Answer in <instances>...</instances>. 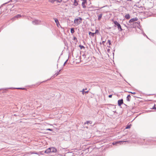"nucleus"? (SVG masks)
<instances>
[{
  "mask_svg": "<svg viewBox=\"0 0 156 156\" xmlns=\"http://www.w3.org/2000/svg\"><path fill=\"white\" fill-rule=\"evenodd\" d=\"M47 130H51V129H47Z\"/></svg>",
  "mask_w": 156,
  "mask_h": 156,
  "instance_id": "nucleus-31",
  "label": "nucleus"
},
{
  "mask_svg": "<svg viewBox=\"0 0 156 156\" xmlns=\"http://www.w3.org/2000/svg\"><path fill=\"white\" fill-rule=\"evenodd\" d=\"M61 71V70H60L59 71L58 73H55V74H56V76H57V75H58L60 73V72Z\"/></svg>",
  "mask_w": 156,
  "mask_h": 156,
  "instance_id": "nucleus-20",
  "label": "nucleus"
},
{
  "mask_svg": "<svg viewBox=\"0 0 156 156\" xmlns=\"http://www.w3.org/2000/svg\"><path fill=\"white\" fill-rule=\"evenodd\" d=\"M126 142V141H119L115 142H114L112 143L113 145L116 144H117L120 143V144H122L123 142Z\"/></svg>",
  "mask_w": 156,
  "mask_h": 156,
  "instance_id": "nucleus-9",
  "label": "nucleus"
},
{
  "mask_svg": "<svg viewBox=\"0 0 156 156\" xmlns=\"http://www.w3.org/2000/svg\"><path fill=\"white\" fill-rule=\"evenodd\" d=\"M22 17V16L20 14H18L16 16H14L13 18H12V20H14L16 18H20Z\"/></svg>",
  "mask_w": 156,
  "mask_h": 156,
  "instance_id": "nucleus-6",
  "label": "nucleus"
},
{
  "mask_svg": "<svg viewBox=\"0 0 156 156\" xmlns=\"http://www.w3.org/2000/svg\"><path fill=\"white\" fill-rule=\"evenodd\" d=\"M105 41H103L102 42V44H104V43H105Z\"/></svg>",
  "mask_w": 156,
  "mask_h": 156,
  "instance_id": "nucleus-29",
  "label": "nucleus"
},
{
  "mask_svg": "<svg viewBox=\"0 0 156 156\" xmlns=\"http://www.w3.org/2000/svg\"><path fill=\"white\" fill-rule=\"evenodd\" d=\"M107 43H108L109 44V45H107V46L109 48H110V45L111 44V42L110 41V40H108Z\"/></svg>",
  "mask_w": 156,
  "mask_h": 156,
  "instance_id": "nucleus-14",
  "label": "nucleus"
},
{
  "mask_svg": "<svg viewBox=\"0 0 156 156\" xmlns=\"http://www.w3.org/2000/svg\"><path fill=\"white\" fill-rule=\"evenodd\" d=\"M138 20V19L137 18H133L131 19L129 21V23H133L134 22L137 21Z\"/></svg>",
  "mask_w": 156,
  "mask_h": 156,
  "instance_id": "nucleus-7",
  "label": "nucleus"
},
{
  "mask_svg": "<svg viewBox=\"0 0 156 156\" xmlns=\"http://www.w3.org/2000/svg\"><path fill=\"white\" fill-rule=\"evenodd\" d=\"M87 3V2L86 0H83V2H82V5L83 6V8H86V6L85 5V4Z\"/></svg>",
  "mask_w": 156,
  "mask_h": 156,
  "instance_id": "nucleus-4",
  "label": "nucleus"
},
{
  "mask_svg": "<svg viewBox=\"0 0 156 156\" xmlns=\"http://www.w3.org/2000/svg\"><path fill=\"white\" fill-rule=\"evenodd\" d=\"M15 89H21V90H24L25 88H16Z\"/></svg>",
  "mask_w": 156,
  "mask_h": 156,
  "instance_id": "nucleus-23",
  "label": "nucleus"
},
{
  "mask_svg": "<svg viewBox=\"0 0 156 156\" xmlns=\"http://www.w3.org/2000/svg\"><path fill=\"white\" fill-rule=\"evenodd\" d=\"M114 23L115 25H116L117 27V28L118 30L120 31H122V30L120 25L116 21H114Z\"/></svg>",
  "mask_w": 156,
  "mask_h": 156,
  "instance_id": "nucleus-2",
  "label": "nucleus"
},
{
  "mask_svg": "<svg viewBox=\"0 0 156 156\" xmlns=\"http://www.w3.org/2000/svg\"><path fill=\"white\" fill-rule=\"evenodd\" d=\"M76 39V37H74V39Z\"/></svg>",
  "mask_w": 156,
  "mask_h": 156,
  "instance_id": "nucleus-33",
  "label": "nucleus"
},
{
  "mask_svg": "<svg viewBox=\"0 0 156 156\" xmlns=\"http://www.w3.org/2000/svg\"><path fill=\"white\" fill-rule=\"evenodd\" d=\"M51 152L50 148H49L47 149L45 151L44 153L47 154H48Z\"/></svg>",
  "mask_w": 156,
  "mask_h": 156,
  "instance_id": "nucleus-10",
  "label": "nucleus"
},
{
  "mask_svg": "<svg viewBox=\"0 0 156 156\" xmlns=\"http://www.w3.org/2000/svg\"><path fill=\"white\" fill-rule=\"evenodd\" d=\"M82 19L80 17L74 20V23L76 25H78L82 22Z\"/></svg>",
  "mask_w": 156,
  "mask_h": 156,
  "instance_id": "nucleus-1",
  "label": "nucleus"
},
{
  "mask_svg": "<svg viewBox=\"0 0 156 156\" xmlns=\"http://www.w3.org/2000/svg\"><path fill=\"white\" fill-rule=\"evenodd\" d=\"M54 1H57L58 2H62V0H54Z\"/></svg>",
  "mask_w": 156,
  "mask_h": 156,
  "instance_id": "nucleus-24",
  "label": "nucleus"
},
{
  "mask_svg": "<svg viewBox=\"0 0 156 156\" xmlns=\"http://www.w3.org/2000/svg\"><path fill=\"white\" fill-rule=\"evenodd\" d=\"M94 34H95L94 33H92L91 32H89V35L93 37H94Z\"/></svg>",
  "mask_w": 156,
  "mask_h": 156,
  "instance_id": "nucleus-13",
  "label": "nucleus"
},
{
  "mask_svg": "<svg viewBox=\"0 0 156 156\" xmlns=\"http://www.w3.org/2000/svg\"><path fill=\"white\" fill-rule=\"evenodd\" d=\"M99 33V31L98 30H96L95 31V32L94 33V34H96L98 33Z\"/></svg>",
  "mask_w": 156,
  "mask_h": 156,
  "instance_id": "nucleus-22",
  "label": "nucleus"
},
{
  "mask_svg": "<svg viewBox=\"0 0 156 156\" xmlns=\"http://www.w3.org/2000/svg\"><path fill=\"white\" fill-rule=\"evenodd\" d=\"M109 50H110V49H108V51H109Z\"/></svg>",
  "mask_w": 156,
  "mask_h": 156,
  "instance_id": "nucleus-32",
  "label": "nucleus"
},
{
  "mask_svg": "<svg viewBox=\"0 0 156 156\" xmlns=\"http://www.w3.org/2000/svg\"><path fill=\"white\" fill-rule=\"evenodd\" d=\"M112 95H110L108 96V97L109 98H111L112 97Z\"/></svg>",
  "mask_w": 156,
  "mask_h": 156,
  "instance_id": "nucleus-28",
  "label": "nucleus"
},
{
  "mask_svg": "<svg viewBox=\"0 0 156 156\" xmlns=\"http://www.w3.org/2000/svg\"><path fill=\"white\" fill-rule=\"evenodd\" d=\"M54 20H55V23L56 24L57 26L58 27H59L60 26L58 20L56 18H54Z\"/></svg>",
  "mask_w": 156,
  "mask_h": 156,
  "instance_id": "nucleus-5",
  "label": "nucleus"
},
{
  "mask_svg": "<svg viewBox=\"0 0 156 156\" xmlns=\"http://www.w3.org/2000/svg\"><path fill=\"white\" fill-rule=\"evenodd\" d=\"M138 24V23L137 22H135L133 23V25L134 26L135 25H136Z\"/></svg>",
  "mask_w": 156,
  "mask_h": 156,
  "instance_id": "nucleus-26",
  "label": "nucleus"
},
{
  "mask_svg": "<svg viewBox=\"0 0 156 156\" xmlns=\"http://www.w3.org/2000/svg\"><path fill=\"white\" fill-rule=\"evenodd\" d=\"M129 93H130L132 94H136V93L135 92H129Z\"/></svg>",
  "mask_w": 156,
  "mask_h": 156,
  "instance_id": "nucleus-27",
  "label": "nucleus"
},
{
  "mask_svg": "<svg viewBox=\"0 0 156 156\" xmlns=\"http://www.w3.org/2000/svg\"><path fill=\"white\" fill-rule=\"evenodd\" d=\"M125 17L127 19H129L130 18V16L129 14H127L125 15Z\"/></svg>",
  "mask_w": 156,
  "mask_h": 156,
  "instance_id": "nucleus-11",
  "label": "nucleus"
},
{
  "mask_svg": "<svg viewBox=\"0 0 156 156\" xmlns=\"http://www.w3.org/2000/svg\"><path fill=\"white\" fill-rule=\"evenodd\" d=\"M79 46L80 48L81 49H82V48H85L83 46L81 45H80Z\"/></svg>",
  "mask_w": 156,
  "mask_h": 156,
  "instance_id": "nucleus-25",
  "label": "nucleus"
},
{
  "mask_svg": "<svg viewBox=\"0 0 156 156\" xmlns=\"http://www.w3.org/2000/svg\"><path fill=\"white\" fill-rule=\"evenodd\" d=\"M75 32L74 29L73 28H71V33L73 34V33Z\"/></svg>",
  "mask_w": 156,
  "mask_h": 156,
  "instance_id": "nucleus-19",
  "label": "nucleus"
},
{
  "mask_svg": "<svg viewBox=\"0 0 156 156\" xmlns=\"http://www.w3.org/2000/svg\"><path fill=\"white\" fill-rule=\"evenodd\" d=\"M102 14H100L98 16V20H100L101 19V18L102 17Z\"/></svg>",
  "mask_w": 156,
  "mask_h": 156,
  "instance_id": "nucleus-16",
  "label": "nucleus"
},
{
  "mask_svg": "<svg viewBox=\"0 0 156 156\" xmlns=\"http://www.w3.org/2000/svg\"><path fill=\"white\" fill-rule=\"evenodd\" d=\"M67 60H66V61L65 62V63H64V65H65V64H66V62H67Z\"/></svg>",
  "mask_w": 156,
  "mask_h": 156,
  "instance_id": "nucleus-30",
  "label": "nucleus"
},
{
  "mask_svg": "<svg viewBox=\"0 0 156 156\" xmlns=\"http://www.w3.org/2000/svg\"><path fill=\"white\" fill-rule=\"evenodd\" d=\"M92 122L91 121H87L86 122V123L87 124L89 123L90 124H91L92 123Z\"/></svg>",
  "mask_w": 156,
  "mask_h": 156,
  "instance_id": "nucleus-21",
  "label": "nucleus"
},
{
  "mask_svg": "<svg viewBox=\"0 0 156 156\" xmlns=\"http://www.w3.org/2000/svg\"><path fill=\"white\" fill-rule=\"evenodd\" d=\"M51 152L56 153L57 152V150L56 148L54 147H50Z\"/></svg>",
  "mask_w": 156,
  "mask_h": 156,
  "instance_id": "nucleus-3",
  "label": "nucleus"
},
{
  "mask_svg": "<svg viewBox=\"0 0 156 156\" xmlns=\"http://www.w3.org/2000/svg\"><path fill=\"white\" fill-rule=\"evenodd\" d=\"M81 92H82V94H83V95L84 94V93H88V91H84V89H83L81 91Z\"/></svg>",
  "mask_w": 156,
  "mask_h": 156,
  "instance_id": "nucleus-17",
  "label": "nucleus"
},
{
  "mask_svg": "<svg viewBox=\"0 0 156 156\" xmlns=\"http://www.w3.org/2000/svg\"><path fill=\"white\" fill-rule=\"evenodd\" d=\"M130 98H131L130 96V95H128L127 97V101H130Z\"/></svg>",
  "mask_w": 156,
  "mask_h": 156,
  "instance_id": "nucleus-15",
  "label": "nucleus"
},
{
  "mask_svg": "<svg viewBox=\"0 0 156 156\" xmlns=\"http://www.w3.org/2000/svg\"><path fill=\"white\" fill-rule=\"evenodd\" d=\"M131 124H130L129 125H128L126 127V129H129L131 127Z\"/></svg>",
  "mask_w": 156,
  "mask_h": 156,
  "instance_id": "nucleus-18",
  "label": "nucleus"
},
{
  "mask_svg": "<svg viewBox=\"0 0 156 156\" xmlns=\"http://www.w3.org/2000/svg\"><path fill=\"white\" fill-rule=\"evenodd\" d=\"M75 6H76L78 5V2H77L76 0H74V4H73Z\"/></svg>",
  "mask_w": 156,
  "mask_h": 156,
  "instance_id": "nucleus-12",
  "label": "nucleus"
},
{
  "mask_svg": "<svg viewBox=\"0 0 156 156\" xmlns=\"http://www.w3.org/2000/svg\"><path fill=\"white\" fill-rule=\"evenodd\" d=\"M123 103V100L122 99L118 101V104L119 106H121Z\"/></svg>",
  "mask_w": 156,
  "mask_h": 156,
  "instance_id": "nucleus-8",
  "label": "nucleus"
}]
</instances>
